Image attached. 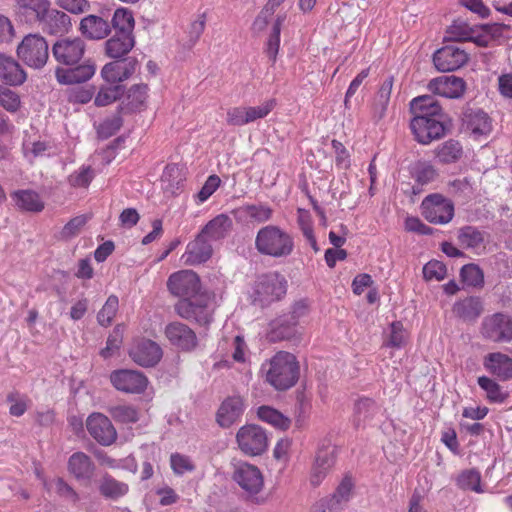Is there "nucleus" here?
I'll list each match as a JSON object with an SVG mask.
<instances>
[{"label": "nucleus", "instance_id": "864d4df0", "mask_svg": "<svg viewBox=\"0 0 512 512\" xmlns=\"http://www.w3.org/2000/svg\"><path fill=\"white\" fill-rule=\"evenodd\" d=\"M460 276L462 281L468 286H482L484 283V275L479 266L475 264L464 265L461 269Z\"/></svg>", "mask_w": 512, "mask_h": 512}, {"label": "nucleus", "instance_id": "a19ab883", "mask_svg": "<svg viewBox=\"0 0 512 512\" xmlns=\"http://www.w3.org/2000/svg\"><path fill=\"white\" fill-rule=\"evenodd\" d=\"M128 490L126 483L120 482L109 475L103 476L99 485L101 495L110 499H118L127 494Z\"/></svg>", "mask_w": 512, "mask_h": 512}, {"label": "nucleus", "instance_id": "680f3d73", "mask_svg": "<svg viewBox=\"0 0 512 512\" xmlns=\"http://www.w3.org/2000/svg\"><path fill=\"white\" fill-rule=\"evenodd\" d=\"M353 487L354 483L352 479L346 476L339 483L331 497L342 507L343 504L347 503L351 499Z\"/></svg>", "mask_w": 512, "mask_h": 512}, {"label": "nucleus", "instance_id": "f3484780", "mask_svg": "<svg viewBox=\"0 0 512 512\" xmlns=\"http://www.w3.org/2000/svg\"><path fill=\"white\" fill-rule=\"evenodd\" d=\"M468 60L467 53L456 46H445L433 55V62L440 72L454 71L462 67Z\"/></svg>", "mask_w": 512, "mask_h": 512}, {"label": "nucleus", "instance_id": "79ce46f5", "mask_svg": "<svg viewBox=\"0 0 512 512\" xmlns=\"http://www.w3.org/2000/svg\"><path fill=\"white\" fill-rule=\"evenodd\" d=\"M44 486L49 493H55L72 502L79 500L77 492L61 477H55L45 481Z\"/></svg>", "mask_w": 512, "mask_h": 512}, {"label": "nucleus", "instance_id": "0e129e2a", "mask_svg": "<svg viewBox=\"0 0 512 512\" xmlns=\"http://www.w3.org/2000/svg\"><path fill=\"white\" fill-rule=\"evenodd\" d=\"M94 177L93 170L90 167H81L79 170L72 173L68 181L73 187H87Z\"/></svg>", "mask_w": 512, "mask_h": 512}, {"label": "nucleus", "instance_id": "2eb2a0df", "mask_svg": "<svg viewBox=\"0 0 512 512\" xmlns=\"http://www.w3.org/2000/svg\"><path fill=\"white\" fill-rule=\"evenodd\" d=\"M89 434L101 445H111L117 438V432L107 416L92 413L86 420Z\"/></svg>", "mask_w": 512, "mask_h": 512}, {"label": "nucleus", "instance_id": "a18cd8bd", "mask_svg": "<svg viewBox=\"0 0 512 512\" xmlns=\"http://www.w3.org/2000/svg\"><path fill=\"white\" fill-rule=\"evenodd\" d=\"M148 95V86L146 84H135L127 93V107L128 109L140 110L145 106Z\"/></svg>", "mask_w": 512, "mask_h": 512}, {"label": "nucleus", "instance_id": "de8ad7c7", "mask_svg": "<svg viewBox=\"0 0 512 512\" xmlns=\"http://www.w3.org/2000/svg\"><path fill=\"white\" fill-rule=\"evenodd\" d=\"M461 155L462 147L459 142L454 140L446 141L437 149V157L443 163L455 162Z\"/></svg>", "mask_w": 512, "mask_h": 512}, {"label": "nucleus", "instance_id": "aec40b11", "mask_svg": "<svg viewBox=\"0 0 512 512\" xmlns=\"http://www.w3.org/2000/svg\"><path fill=\"white\" fill-rule=\"evenodd\" d=\"M165 336L173 346L184 351H190L197 346L195 332L181 322L168 324L165 328Z\"/></svg>", "mask_w": 512, "mask_h": 512}, {"label": "nucleus", "instance_id": "9b49d317", "mask_svg": "<svg viewBox=\"0 0 512 512\" xmlns=\"http://www.w3.org/2000/svg\"><path fill=\"white\" fill-rule=\"evenodd\" d=\"M85 50V42L80 37L59 39L52 47L55 59L64 65L77 64L84 56Z\"/></svg>", "mask_w": 512, "mask_h": 512}, {"label": "nucleus", "instance_id": "13d9d810", "mask_svg": "<svg viewBox=\"0 0 512 512\" xmlns=\"http://www.w3.org/2000/svg\"><path fill=\"white\" fill-rule=\"evenodd\" d=\"M276 106L275 99H269L259 106L246 107L248 123L265 118Z\"/></svg>", "mask_w": 512, "mask_h": 512}, {"label": "nucleus", "instance_id": "f704fd0d", "mask_svg": "<svg viewBox=\"0 0 512 512\" xmlns=\"http://www.w3.org/2000/svg\"><path fill=\"white\" fill-rule=\"evenodd\" d=\"M232 228V220L226 214H219L210 220L201 230V233L210 240L223 239Z\"/></svg>", "mask_w": 512, "mask_h": 512}, {"label": "nucleus", "instance_id": "0eeeda50", "mask_svg": "<svg viewBox=\"0 0 512 512\" xmlns=\"http://www.w3.org/2000/svg\"><path fill=\"white\" fill-rule=\"evenodd\" d=\"M17 55L29 67L42 68L48 59V44L39 34H29L17 47Z\"/></svg>", "mask_w": 512, "mask_h": 512}, {"label": "nucleus", "instance_id": "4be33fe9", "mask_svg": "<svg viewBox=\"0 0 512 512\" xmlns=\"http://www.w3.org/2000/svg\"><path fill=\"white\" fill-rule=\"evenodd\" d=\"M431 92L446 98H459L465 91V82L456 76H441L431 80L428 84Z\"/></svg>", "mask_w": 512, "mask_h": 512}, {"label": "nucleus", "instance_id": "69168bd1", "mask_svg": "<svg viewBox=\"0 0 512 512\" xmlns=\"http://www.w3.org/2000/svg\"><path fill=\"white\" fill-rule=\"evenodd\" d=\"M88 218L85 215H79L72 218L65 226L62 228L61 237L63 239H71L77 236L81 229L86 224Z\"/></svg>", "mask_w": 512, "mask_h": 512}, {"label": "nucleus", "instance_id": "f257e3e1", "mask_svg": "<svg viewBox=\"0 0 512 512\" xmlns=\"http://www.w3.org/2000/svg\"><path fill=\"white\" fill-rule=\"evenodd\" d=\"M266 381L277 390H286L295 385L299 377L296 357L285 351L277 352L268 362L262 364Z\"/></svg>", "mask_w": 512, "mask_h": 512}, {"label": "nucleus", "instance_id": "6e6552de", "mask_svg": "<svg viewBox=\"0 0 512 512\" xmlns=\"http://www.w3.org/2000/svg\"><path fill=\"white\" fill-rule=\"evenodd\" d=\"M421 211L430 223L447 224L454 216V204L441 194H431L423 199Z\"/></svg>", "mask_w": 512, "mask_h": 512}, {"label": "nucleus", "instance_id": "603ef678", "mask_svg": "<svg viewBox=\"0 0 512 512\" xmlns=\"http://www.w3.org/2000/svg\"><path fill=\"white\" fill-rule=\"evenodd\" d=\"M458 239L466 248L477 249L484 242L483 234L473 227H464L460 230Z\"/></svg>", "mask_w": 512, "mask_h": 512}, {"label": "nucleus", "instance_id": "72a5a7b5", "mask_svg": "<svg viewBox=\"0 0 512 512\" xmlns=\"http://www.w3.org/2000/svg\"><path fill=\"white\" fill-rule=\"evenodd\" d=\"M309 311L310 308L307 301L300 300L296 302L292 307L290 316L285 319H280L275 323V326L279 327L287 325V328H283V330L280 331V336L282 338H289L293 334V331L290 329V326L294 327L298 325L302 319L308 316Z\"/></svg>", "mask_w": 512, "mask_h": 512}, {"label": "nucleus", "instance_id": "412c9836", "mask_svg": "<svg viewBox=\"0 0 512 512\" xmlns=\"http://www.w3.org/2000/svg\"><path fill=\"white\" fill-rule=\"evenodd\" d=\"M67 470L77 481L90 483L95 474V465L87 454L75 452L68 459Z\"/></svg>", "mask_w": 512, "mask_h": 512}, {"label": "nucleus", "instance_id": "3c124183", "mask_svg": "<svg viewBox=\"0 0 512 512\" xmlns=\"http://www.w3.org/2000/svg\"><path fill=\"white\" fill-rule=\"evenodd\" d=\"M112 418L120 423L131 424L139 420L137 409L130 405H118L109 410Z\"/></svg>", "mask_w": 512, "mask_h": 512}, {"label": "nucleus", "instance_id": "6ab92c4d", "mask_svg": "<svg viewBox=\"0 0 512 512\" xmlns=\"http://www.w3.org/2000/svg\"><path fill=\"white\" fill-rule=\"evenodd\" d=\"M136 65L137 62L134 59L109 62L101 69V77L109 84L120 85L135 73Z\"/></svg>", "mask_w": 512, "mask_h": 512}, {"label": "nucleus", "instance_id": "5701e85b", "mask_svg": "<svg viewBox=\"0 0 512 512\" xmlns=\"http://www.w3.org/2000/svg\"><path fill=\"white\" fill-rule=\"evenodd\" d=\"M465 129L475 140L486 138L492 131V122L487 113L471 110L464 117Z\"/></svg>", "mask_w": 512, "mask_h": 512}, {"label": "nucleus", "instance_id": "37998d69", "mask_svg": "<svg viewBox=\"0 0 512 512\" xmlns=\"http://www.w3.org/2000/svg\"><path fill=\"white\" fill-rule=\"evenodd\" d=\"M134 17L132 12L127 8H118L115 10L112 25L117 33L132 34L134 29Z\"/></svg>", "mask_w": 512, "mask_h": 512}, {"label": "nucleus", "instance_id": "a878e982", "mask_svg": "<svg viewBox=\"0 0 512 512\" xmlns=\"http://www.w3.org/2000/svg\"><path fill=\"white\" fill-rule=\"evenodd\" d=\"M212 255V246L207 238L200 232L199 235L188 243L182 260L186 265H197L206 262Z\"/></svg>", "mask_w": 512, "mask_h": 512}, {"label": "nucleus", "instance_id": "39448f33", "mask_svg": "<svg viewBox=\"0 0 512 512\" xmlns=\"http://www.w3.org/2000/svg\"><path fill=\"white\" fill-rule=\"evenodd\" d=\"M239 450L246 456H260L269 446V437L264 428L256 424H246L236 433Z\"/></svg>", "mask_w": 512, "mask_h": 512}, {"label": "nucleus", "instance_id": "423d86ee", "mask_svg": "<svg viewBox=\"0 0 512 512\" xmlns=\"http://www.w3.org/2000/svg\"><path fill=\"white\" fill-rule=\"evenodd\" d=\"M286 280L278 273L261 275L255 282L252 298L262 306L280 300L286 294Z\"/></svg>", "mask_w": 512, "mask_h": 512}, {"label": "nucleus", "instance_id": "c9c22d12", "mask_svg": "<svg viewBox=\"0 0 512 512\" xmlns=\"http://www.w3.org/2000/svg\"><path fill=\"white\" fill-rule=\"evenodd\" d=\"M482 302L477 297H469L458 301L453 306V312L464 321H474L482 313Z\"/></svg>", "mask_w": 512, "mask_h": 512}, {"label": "nucleus", "instance_id": "4c0bfd02", "mask_svg": "<svg viewBox=\"0 0 512 512\" xmlns=\"http://www.w3.org/2000/svg\"><path fill=\"white\" fill-rule=\"evenodd\" d=\"M240 214L249 222L253 223H264L272 218V208L263 203L259 204H247L240 208Z\"/></svg>", "mask_w": 512, "mask_h": 512}, {"label": "nucleus", "instance_id": "dca6fc26", "mask_svg": "<svg viewBox=\"0 0 512 512\" xmlns=\"http://www.w3.org/2000/svg\"><path fill=\"white\" fill-rule=\"evenodd\" d=\"M129 355L138 365L151 367L156 365L162 358V349L152 340L140 339L134 342L130 348Z\"/></svg>", "mask_w": 512, "mask_h": 512}, {"label": "nucleus", "instance_id": "6e6d98bb", "mask_svg": "<svg viewBox=\"0 0 512 512\" xmlns=\"http://www.w3.org/2000/svg\"><path fill=\"white\" fill-rule=\"evenodd\" d=\"M447 268L438 260H431L423 267V276L426 280L441 281L446 277Z\"/></svg>", "mask_w": 512, "mask_h": 512}, {"label": "nucleus", "instance_id": "20e7f679", "mask_svg": "<svg viewBox=\"0 0 512 512\" xmlns=\"http://www.w3.org/2000/svg\"><path fill=\"white\" fill-rule=\"evenodd\" d=\"M175 309L180 317L193 320L200 325H207L212 321L213 304L205 293H197L179 300Z\"/></svg>", "mask_w": 512, "mask_h": 512}, {"label": "nucleus", "instance_id": "f8f14e48", "mask_svg": "<svg viewBox=\"0 0 512 512\" xmlns=\"http://www.w3.org/2000/svg\"><path fill=\"white\" fill-rule=\"evenodd\" d=\"M335 460V449L330 444L318 447L309 473V483L318 487L329 474Z\"/></svg>", "mask_w": 512, "mask_h": 512}, {"label": "nucleus", "instance_id": "8fccbe9b", "mask_svg": "<svg viewBox=\"0 0 512 512\" xmlns=\"http://www.w3.org/2000/svg\"><path fill=\"white\" fill-rule=\"evenodd\" d=\"M478 384L486 392V396L491 402L502 403L507 397V394L501 390V387L494 380L486 376L479 377Z\"/></svg>", "mask_w": 512, "mask_h": 512}, {"label": "nucleus", "instance_id": "b1692460", "mask_svg": "<svg viewBox=\"0 0 512 512\" xmlns=\"http://www.w3.org/2000/svg\"><path fill=\"white\" fill-rule=\"evenodd\" d=\"M78 30L86 39L102 40L110 34L111 27L104 18L90 14L80 20Z\"/></svg>", "mask_w": 512, "mask_h": 512}, {"label": "nucleus", "instance_id": "4468645a", "mask_svg": "<svg viewBox=\"0 0 512 512\" xmlns=\"http://www.w3.org/2000/svg\"><path fill=\"white\" fill-rule=\"evenodd\" d=\"M167 288L175 296L189 298L199 292L200 280L195 272L181 270L169 276Z\"/></svg>", "mask_w": 512, "mask_h": 512}, {"label": "nucleus", "instance_id": "cd10ccee", "mask_svg": "<svg viewBox=\"0 0 512 512\" xmlns=\"http://www.w3.org/2000/svg\"><path fill=\"white\" fill-rule=\"evenodd\" d=\"M410 111L413 117L444 118L442 108L434 96L422 95L410 102Z\"/></svg>", "mask_w": 512, "mask_h": 512}, {"label": "nucleus", "instance_id": "ddd939ff", "mask_svg": "<svg viewBox=\"0 0 512 512\" xmlns=\"http://www.w3.org/2000/svg\"><path fill=\"white\" fill-rule=\"evenodd\" d=\"M444 118L413 117L410 123L415 139L421 144H429L445 135Z\"/></svg>", "mask_w": 512, "mask_h": 512}, {"label": "nucleus", "instance_id": "774afa93", "mask_svg": "<svg viewBox=\"0 0 512 512\" xmlns=\"http://www.w3.org/2000/svg\"><path fill=\"white\" fill-rule=\"evenodd\" d=\"M0 105L7 111L15 112L20 106V98L11 89L0 87Z\"/></svg>", "mask_w": 512, "mask_h": 512}, {"label": "nucleus", "instance_id": "bf43d9fd", "mask_svg": "<svg viewBox=\"0 0 512 512\" xmlns=\"http://www.w3.org/2000/svg\"><path fill=\"white\" fill-rule=\"evenodd\" d=\"M55 3L62 10L74 15L84 14L91 8L88 0H55Z\"/></svg>", "mask_w": 512, "mask_h": 512}, {"label": "nucleus", "instance_id": "f03ea898", "mask_svg": "<svg viewBox=\"0 0 512 512\" xmlns=\"http://www.w3.org/2000/svg\"><path fill=\"white\" fill-rule=\"evenodd\" d=\"M255 248L264 256L287 258L295 248L293 236L276 225H267L259 229L255 237Z\"/></svg>", "mask_w": 512, "mask_h": 512}, {"label": "nucleus", "instance_id": "58836bf2", "mask_svg": "<svg viewBox=\"0 0 512 512\" xmlns=\"http://www.w3.org/2000/svg\"><path fill=\"white\" fill-rule=\"evenodd\" d=\"M378 412L379 407L373 400L368 398L360 399L355 405L354 421L356 426L369 424Z\"/></svg>", "mask_w": 512, "mask_h": 512}, {"label": "nucleus", "instance_id": "ea45409f", "mask_svg": "<svg viewBox=\"0 0 512 512\" xmlns=\"http://www.w3.org/2000/svg\"><path fill=\"white\" fill-rule=\"evenodd\" d=\"M456 485L464 491H473L483 493L481 485V474L476 469H466L461 471L456 477Z\"/></svg>", "mask_w": 512, "mask_h": 512}, {"label": "nucleus", "instance_id": "4d7b16f0", "mask_svg": "<svg viewBox=\"0 0 512 512\" xmlns=\"http://www.w3.org/2000/svg\"><path fill=\"white\" fill-rule=\"evenodd\" d=\"M221 180L217 175H210L200 191L194 196L197 205L203 204L218 189Z\"/></svg>", "mask_w": 512, "mask_h": 512}, {"label": "nucleus", "instance_id": "473e14b6", "mask_svg": "<svg viewBox=\"0 0 512 512\" xmlns=\"http://www.w3.org/2000/svg\"><path fill=\"white\" fill-rule=\"evenodd\" d=\"M40 24L48 33L58 34L68 31L71 27V18L64 11L51 8L50 6Z\"/></svg>", "mask_w": 512, "mask_h": 512}, {"label": "nucleus", "instance_id": "e2e57ef3", "mask_svg": "<svg viewBox=\"0 0 512 512\" xmlns=\"http://www.w3.org/2000/svg\"><path fill=\"white\" fill-rule=\"evenodd\" d=\"M407 339V332L401 322H393L390 326V335L386 345L393 348H401Z\"/></svg>", "mask_w": 512, "mask_h": 512}, {"label": "nucleus", "instance_id": "e433bc0d", "mask_svg": "<svg viewBox=\"0 0 512 512\" xmlns=\"http://www.w3.org/2000/svg\"><path fill=\"white\" fill-rule=\"evenodd\" d=\"M257 416L261 421L281 431H286L291 426L289 417L270 406H260L257 409Z\"/></svg>", "mask_w": 512, "mask_h": 512}, {"label": "nucleus", "instance_id": "2f4dec72", "mask_svg": "<svg viewBox=\"0 0 512 512\" xmlns=\"http://www.w3.org/2000/svg\"><path fill=\"white\" fill-rule=\"evenodd\" d=\"M133 34L115 33L113 37L105 42V52L110 58H121L127 55L134 47Z\"/></svg>", "mask_w": 512, "mask_h": 512}, {"label": "nucleus", "instance_id": "bb28decb", "mask_svg": "<svg viewBox=\"0 0 512 512\" xmlns=\"http://www.w3.org/2000/svg\"><path fill=\"white\" fill-rule=\"evenodd\" d=\"M14 205L21 211L40 213L45 208V202L38 192L32 189H19L10 194Z\"/></svg>", "mask_w": 512, "mask_h": 512}, {"label": "nucleus", "instance_id": "09e8293b", "mask_svg": "<svg viewBox=\"0 0 512 512\" xmlns=\"http://www.w3.org/2000/svg\"><path fill=\"white\" fill-rule=\"evenodd\" d=\"M123 92L122 85L101 87L95 96L94 103L99 107L107 106L119 99L123 95Z\"/></svg>", "mask_w": 512, "mask_h": 512}, {"label": "nucleus", "instance_id": "1a4fd4ad", "mask_svg": "<svg viewBox=\"0 0 512 512\" xmlns=\"http://www.w3.org/2000/svg\"><path fill=\"white\" fill-rule=\"evenodd\" d=\"M481 335L492 342L507 343L512 341V317L495 313L483 319Z\"/></svg>", "mask_w": 512, "mask_h": 512}, {"label": "nucleus", "instance_id": "c85d7f7f", "mask_svg": "<svg viewBox=\"0 0 512 512\" xmlns=\"http://www.w3.org/2000/svg\"><path fill=\"white\" fill-rule=\"evenodd\" d=\"M96 71L93 63H85L72 69L57 68L56 79L60 84H75L86 82L91 79Z\"/></svg>", "mask_w": 512, "mask_h": 512}, {"label": "nucleus", "instance_id": "338daca9", "mask_svg": "<svg viewBox=\"0 0 512 512\" xmlns=\"http://www.w3.org/2000/svg\"><path fill=\"white\" fill-rule=\"evenodd\" d=\"M292 447V440L288 437L279 439L273 449V458L282 463L286 464L290 459V451Z\"/></svg>", "mask_w": 512, "mask_h": 512}, {"label": "nucleus", "instance_id": "c756f323", "mask_svg": "<svg viewBox=\"0 0 512 512\" xmlns=\"http://www.w3.org/2000/svg\"><path fill=\"white\" fill-rule=\"evenodd\" d=\"M483 365L487 371L500 380L512 378V358L506 354L490 353L484 358Z\"/></svg>", "mask_w": 512, "mask_h": 512}, {"label": "nucleus", "instance_id": "49530a36", "mask_svg": "<svg viewBox=\"0 0 512 512\" xmlns=\"http://www.w3.org/2000/svg\"><path fill=\"white\" fill-rule=\"evenodd\" d=\"M119 307V300L118 297L115 295H110L106 302L104 303L103 307L100 309V311L97 314V321L98 323L103 326L107 327L111 325Z\"/></svg>", "mask_w": 512, "mask_h": 512}, {"label": "nucleus", "instance_id": "7ed1b4c3", "mask_svg": "<svg viewBox=\"0 0 512 512\" xmlns=\"http://www.w3.org/2000/svg\"><path fill=\"white\" fill-rule=\"evenodd\" d=\"M233 481L240 487L246 497L257 505H263L268 497L263 494L264 475L260 468L243 460L232 462Z\"/></svg>", "mask_w": 512, "mask_h": 512}, {"label": "nucleus", "instance_id": "7c9ffc66", "mask_svg": "<svg viewBox=\"0 0 512 512\" xmlns=\"http://www.w3.org/2000/svg\"><path fill=\"white\" fill-rule=\"evenodd\" d=\"M0 80L9 85H20L26 80V73L11 56L0 53Z\"/></svg>", "mask_w": 512, "mask_h": 512}, {"label": "nucleus", "instance_id": "393cba45", "mask_svg": "<svg viewBox=\"0 0 512 512\" xmlns=\"http://www.w3.org/2000/svg\"><path fill=\"white\" fill-rule=\"evenodd\" d=\"M245 409L244 401L240 396L225 399L217 412V422L223 428H228L237 422Z\"/></svg>", "mask_w": 512, "mask_h": 512}, {"label": "nucleus", "instance_id": "c03bdc74", "mask_svg": "<svg viewBox=\"0 0 512 512\" xmlns=\"http://www.w3.org/2000/svg\"><path fill=\"white\" fill-rule=\"evenodd\" d=\"M285 19V14L277 16L267 41L266 53L269 59L272 60L273 62L276 60L279 51L281 27Z\"/></svg>", "mask_w": 512, "mask_h": 512}, {"label": "nucleus", "instance_id": "a211bd4d", "mask_svg": "<svg viewBox=\"0 0 512 512\" xmlns=\"http://www.w3.org/2000/svg\"><path fill=\"white\" fill-rule=\"evenodd\" d=\"M50 6L49 0H16L15 13L22 22L40 24Z\"/></svg>", "mask_w": 512, "mask_h": 512}, {"label": "nucleus", "instance_id": "052dcab7", "mask_svg": "<svg viewBox=\"0 0 512 512\" xmlns=\"http://www.w3.org/2000/svg\"><path fill=\"white\" fill-rule=\"evenodd\" d=\"M170 465L173 472L177 475H183L188 472H192L195 469V465L192 460L185 455L175 453L170 457Z\"/></svg>", "mask_w": 512, "mask_h": 512}, {"label": "nucleus", "instance_id": "9d476101", "mask_svg": "<svg viewBox=\"0 0 512 512\" xmlns=\"http://www.w3.org/2000/svg\"><path fill=\"white\" fill-rule=\"evenodd\" d=\"M110 382L116 390L127 394H141L149 383L142 372L131 369L113 371L110 374Z\"/></svg>", "mask_w": 512, "mask_h": 512}, {"label": "nucleus", "instance_id": "5fc2aeb1", "mask_svg": "<svg viewBox=\"0 0 512 512\" xmlns=\"http://www.w3.org/2000/svg\"><path fill=\"white\" fill-rule=\"evenodd\" d=\"M51 149V147L44 141H31L29 139L23 142V152L26 158L30 161L37 157H42Z\"/></svg>", "mask_w": 512, "mask_h": 512}]
</instances>
